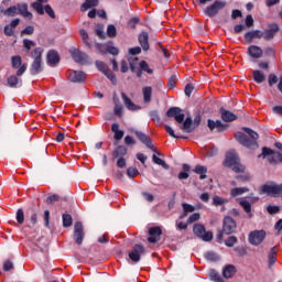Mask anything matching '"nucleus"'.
<instances>
[{
    "label": "nucleus",
    "instance_id": "obj_25",
    "mask_svg": "<svg viewBox=\"0 0 282 282\" xmlns=\"http://www.w3.org/2000/svg\"><path fill=\"white\" fill-rule=\"evenodd\" d=\"M18 76L19 75H11L7 78L8 87H11L12 89H17V87H21L22 82Z\"/></svg>",
    "mask_w": 282,
    "mask_h": 282
},
{
    "label": "nucleus",
    "instance_id": "obj_9",
    "mask_svg": "<svg viewBox=\"0 0 282 282\" xmlns=\"http://www.w3.org/2000/svg\"><path fill=\"white\" fill-rule=\"evenodd\" d=\"M226 6V1L216 0L212 6L205 9V14L210 18L217 17V14H219V10H224Z\"/></svg>",
    "mask_w": 282,
    "mask_h": 282
},
{
    "label": "nucleus",
    "instance_id": "obj_49",
    "mask_svg": "<svg viewBox=\"0 0 282 282\" xmlns=\"http://www.w3.org/2000/svg\"><path fill=\"white\" fill-rule=\"evenodd\" d=\"M209 276H210L212 281L224 282V278H221V275L219 273H217V271H215V270H212L209 272Z\"/></svg>",
    "mask_w": 282,
    "mask_h": 282
},
{
    "label": "nucleus",
    "instance_id": "obj_40",
    "mask_svg": "<svg viewBox=\"0 0 282 282\" xmlns=\"http://www.w3.org/2000/svg\"><path fill=\"white\" fill-rule=\"evenodd\" d=\"M152 161L154 162V164H158L159 166H163L165 171H169L170 166L169 164H166V161L158 158V155L153 154Z\"/></svg>",
    "mask_w": 282,
    "mask_h": 282
},
{
    "label": "nucleus",
    "instance_id": "obj_18",
    "mask_svg": "<svg viewBox=\"0 0 282 282\" xmlns=\"http://www.w3.org/2000/svg\"><path fill=\"white\" fill-rule=\"evenodd\" d=\"M150 237L148 238L149 243H158V240L162 236V229L160 227H152L149 229Z\"/></svg>",
    "mask_w": 282,
    "mask_h": 282
},
{
    "label": "nucleus",
    "instance_id": "obj_35",
    "mask_svg": "<svg viewBox=\"0 0 282 282\" xmlns=\"http://www.w3.org/2000/svg\"><path fill=\"white\" fill-rule=\"evenodd\" d=\"M194 173H196L199 176V180H206V173H208V169L204 165H196L194 169Z\"/></svg>",
    "mask_w": 282,
    "mask_h": 282
},
{
    "label": "nucleus",
    "instance_id": "obj_5",
    "mask_svg": "<svg viewBox=\"0 0 282 282\" xmlns=\"http://www.w3.org/2000/svg\"><path fill=\"white\" fill-rule=\"evenodd\" d=\"M258 158L268 159L269 164H282V154L281 152H276L270 148H262V153L258 155Z\"/></svg>",
    "mask_w": 282,
    "mask_h": 282
},
{
    "label": "nucleus",
    "instance_id": "obj_31",
    "mask_svg": "<svg viewBox=\"0 0 282 282\" xmlns=\"http://www.w3.org/2000/svg\"><path fill=\"white\" fill-rule=\"evenodd\" d=\"M127 147L124 145H118L113 151H112V158H124L127 155Z\"/></svg>",
    "mask_w": 282,
    "mask_h": 282
},
{
    "label": "nucleus",
    "instance_id": "obj_16",
    "mask_svg": "<svg viewBox=\"0 0 282 282\" xmlns=\"http://www.w3.org/2000/svg\"><path fill=\"white\" fill-rule=\"evenodd\" d=\"M207 126H208V129H210L212 131H218V133H221L224 131H226V124H224L221 122V120H213V119H208L207 120Z\"/></svg>",
    "mask_w": 282,
    "mask_h": 282
},
{
    "label": "nucleus",
    "instance_id": "obj_12",
    "mask_svg": "<svg viewBox=\"0 0 282 282\" xmlns=\"http://www.w3.org/2000/svg\"><path fill=\"white\" fill-rule=\"evenodd\" d=\"M167 118H174V120L182 124L184 122V118H186V115L183 113L182 108L180 107H172L166 111Z\"/></svg>",
    "mask_w": 282,
    "mask_h": 282
},
{
    "label": "nucleus",
    "instance_id": "obj_60",
    "mask_svg": "<svg viewBox=\"0 0 282 282\" xmlns=\"http://www.w3.org/2000/svg\"><path fill=\"white\" fill-rule=\"evenodd\" d=\"M61 199V196L53 194L46 198V204H56Z\"/></svg>",
    "mask_w": 282,
    "mask_h": 282
},
{
    "label": "nucleus",
    "instance_id": "obj_52",
    "mask_svg": "<svg viewBox=\"0 0 282 282\" xmlns=\"http://www.w3.org/2000/svg\"><path fill=\"white\" fill-rule=\"evenodd\" d=\"M205 259L207 261H219V256L213 251H209L205 253Z\"/></svg>",
    "mask_w": 282,
    "mask_h": 282
},
{
    "label": "nucleus",
    "instance_id": "obj_13",
    "mask_svg": "<svg viewBox=\"0 0 282 282\" xmlns=\"http://www.w3.org/2000/svg\"><path fill=\"white\" fill-rule=\"evenodd\" d=\"M237 230V221L230 216H226L223 221V232L225 235H232Z\"/></svg>",
    "mask_w": 282,
    "mask_h": 282
},
{
    "label": "nucleus",
    "instance_id": "obj_8",
    "mask_svg": "<svg viewBox=\"0 0 282 282\" xmlns=\"http://www.w3.org/2000/svg\"><path fill=\"white\" fill-rule=\"evenodd\" d=\"M11 65L13 69H18L17 76H23L28 72V63H23L20 55L11 57Z\"/></svg>",
    "mask_w": 282,
    "mask_h": 282
},
{
    "label": "nucleus",
    "instance_id": "obj_39",
    "mask_svg": "<svg viewBox=\"0 0 282 282\" xmlns=\"http://www.w3.org/2000/svg\"><path fill=\"white\" fill-rule=\"evenodd\" d=\"M62 219H63L64 228H69L72 226V224H74V219L72 218V215H69V214H63Z\"/></svg>",
    "mask_w": 282,
    "mask_h": 282
},
{
    "label": "nucleus",
    "instance_id": "obj_7",
    "mask_svg": "<svg viewBox=\"0 0 282 282\" xmlns=\"http://www.w3.org/2000/svg\"><path fill=\"white\" fill-rule=\"evenodd\" d=\"M267 232L263 229L253 230L249 234V243L251 246H261L265 241Z\"/></svg>",
    "mask_w": 282,
    "mask_h": 282
},
{
    "label": "nucleus",
    "instance_id": "obj_41",
    "mask_svg": "<svg viewBox=\"0 0 282 282\" xmlns=\"http://www.w3.org/2000/svg\"><path fill=\"white\" fill-rule=\"evenodd\" d=\"M36 43H34V41L29 40V39H24L23 40V47L26 52V54H30V50H32V47H35Z\"/></svg>",
    "mask_w": 282,
    "mask_h": 282
},
{
    "label": "nucleus",
    "instance_id": "obj_37",
    "mask_svg": "<svg viewBox=\"0 0 282 282\" xmlns=\"http://www.w3.org/2000/svg\"><path fill=\"white\" fill-rule=\"evenodd\" d=\"M253 80L259 85L265 83V74L261 70H253Z\"/></svg>",
    "mask_w": 282,
    "mask_h": 282
},
{
    "label": "nucleus",
    "instance_id": "obj_14",
    "mask_svg": "<svg viewBox=\"0 0 282 282\" xmlns=\"http://www.w3.org/2000/svg\"><path fill=\"white\" fill-rule=\"evenodd\" d=\"M134 135H137L138 140H140V142H142V144H145V147L148 149H151V151H153L154 153H158V149H155L153 147V143L151 141V138L149 135H147V133L142 132V131H134Z\"/></svg>",
    "mask_w": 282,
    "mask_h": 282
},
{
    "label": "nucleus",
    "instance_id": "obj_24",
    "mask_svg": "<svg viewBox=\"0 0 282 282\" xmlns=\"http://www.w3.org/2000/svg\"><path fill=\"white\" fill-rule=\"evenodd\" d=\"M180 129H182V131H184L185 133H193V131H195V127L193 126V119L191 117H187L185 120H183Z\"/></svg>",
    "mask_w": 282,
    "mask_h": 282
},
{
    "label": "nucleus",
    "instance_id": "obj_50",
    "mask_svg": "<svg viewBox=\"0 0 282 282\" xmlns=\"http://www.w3.org/2000/svg\"><path fill=\"white\" fill-rule=\"evenodd\" d=\"M79 34H80L82 41H84L85 45H87L88 47H91V44L89 43V41H87V39H89V33H87V31H85V29H82L79 31Z\"/></svg>",
    "mask_w": 282,
    "mask_h": 282
},
{
    "label": "nucleus",
    "instance_id": "obj_43",
    "mask_svg": "<svg viewBox=\"0 0 282 282\" xmlns=\"http://www.w3.org/2000/svg\"><path fill=\"white\" fill-rule=\"evenodd\" d=\"M107 34H108L109 39H116V36L118 34V30L116 29V25L109 24L107 26Z\"/></svg>",
    "mask_w": 282,
    "mask_h": 282
},
{
    "label": "nucleus",
    "instance_id": "obj_30",
    "mask_svg": "<svg viewBox=\"0 0 282 282\" xmlns=\"http://www.w3.org/2000/svg\"><path fill=\"white\" fill-rule=\"evenodd\" d=\"M17 8L18 14H21L24 19H32V14L28 11V3H19Z\"/></svg>",
    "mask_w": 282,
    "mask_h": 282
},
{
    "label": "nucleus",
    "instance_id": "obj_62",
    "mask_svg": "<svg viewBox=\"0 0 282 282\" xmlns=\"http://www.w3.org/2000/svg\"><path fill=\"white\" fill-rule=\"evenodd\" d=\"M184 213H195V207L191 204L183 203L182 204Z\"/></svg>",
    "mask_w": 282,
    "mask_h": 282
},
{
    "label": "nucleus",
    "instance_id": "obj_26",
    "mask_svg": "<svg viewBox=\"0 0 282 282\" xmlns=\"http://www.w3.org/2000/svg\"><path fill=\"white\" fill-rule=\"evenodd\" d=\"M248 54L251 58H261L263 56V50L257 45H251L248 48Z\"/></svg>",
    "mask_w": 282,
    "mask_h": 282
},
{
    "label": "nucleus",
    "instance_id": "obj_47",
    "mask_svg": "<svg viewBox=\"0 0 282 282\" xmlns=\"http://www.w3.org/2000/svg\"><path fill=\"white\" fill-rule=\"evenodd\" d=\"M6 17H17L19 14L18 7L12 6L4 11Z\"/></svg>",
    "mask_w": 282,
    "mask_h": 282
},
{
    "label": "nucleus",
    "instance_id": "obj_58",
    "mask_svg": "<svg viewBox=\"0 0 282 282\" xmlns=\"http://www.w3.org/2000/svg\"><path fill=\"white\" fill-rule=\"evenodd\" d=\"M238 239L235 236L229 237L226 241H225V246H227V248H232L235 246V243H237Z\"/></svg>",
    "mask_w": 282,
    "mask_h": 282
},
{
    "label": "nucleus",
    "instance_id": "obj_33",
    "mask_svg": "<svg viewBox=\"0 0 282 282\" xmlns=\"http://www.w3.org/2000/svg\"><path fill=\"white\" fill-rule=\"evenodd\" d=\"M250 188L248 187H235L230 191V197H239L243 193H249Z\"/></svg>",
    "mask_w": 282,
    "mask_h": 282
},
{
    "label": "nucleus",
    "instance_id": "obj_42",
    "mask_svg": "<svg viewBox=\"0 0 282 282\" xmlns=\"http://www.w3.org/2000/svg\"><path fill=\"white\" fill-rule=\"evenodd\" d=\"M139 67L141 70L145 72V74H153V68L149 66V63H147V61H141L139 63Z\"/></svg>",
    "mask_w": 282,
    "mask_h": 282
},
{
    "label": "nucleus",
    "instance_id": "obj_19",
    "mask_svg": "<svg viewBox=\"0 0 282 282\" xmlns=\"http://www.w3.org/2000/svg\"><path fill=\"white\" fill-rule=\"evenodd\" d=\"M276 32H279V24H271L269 29L263 32L264 41H272L274 36H276Z\"/></svg>",
    "mask_w": 282,
    "mask_h": 282
},
{
    "label": "nucleus",
    "instance_id": "obj_44",
    "mask_svg": "<svg viewBox=\"0 0 282 282\" xmlns=\"http://www.w3.org/2000/svg\"><path fill=\"white\" fill-rule=\"evenodd\" d=\"M104 75L107 77L108 80H110L113 85H118V78H116V74H113V72H111V69H107L106 73H104Z\"/></svg>",
    "mask_w": 282,
    "mask_h": 282
},
{
    "label": "nucleus",
    "instance_id": "obj_6",
    "mask_svg": "<svg viewBox=\"0 0 282 282\" xmlns=\"http://www.w3.org/2000/svg\"><path fill=\"white\" fill-rule=\"evenodd\" d=\"M193 232L203 241H213V231H206V227L202 224H195L193 226Z\"/></svg>",
    "mask_w": 282,
    "mask_h": 282
},
{
    "label": "nucleus",
    "instance_id": "obj_3",
    "mask_svg": "<svg viewBox=\"0 0 282 282\" xmlns=\"http://www.w3.org/2000/svg\"><path fill=\"white\" fill-rule=\"evenodd\" d=\"M225 166L232 169L235 173H243V171H246V166L241 164V162L239 161V155L235 150L227 152Z\"/></svg>",
    "mask_w": 282,
    "mask_h": 282
},
{
    "label": "nucleus",
    "instance_id": "obj_51",
    "mask_svg": "<svg viewBox=\"0 0 282 282\" xmlns=\"http://www.w3.org/2000/svg\"><path fill=\"white\" fill-rule=\"evenodd\" d=\"M128 62L131 72H135L138 69V57H128Z\"/></svg>",
    "mask_w": 282,
    "mask_h": 282
},
{
    "label": "nucleus",
    "instance_id": "obj_29",
    "mask_svg": "<svg viewBox=\"0 0 282 282\" xmlns=\"http://www.w3.org/2000/svg\"><path fill=\"white\" fill-rule=\"evenodd\" d=\"M139 43L144 52H148L149 50V33L142 32L139 35Z\"/></svg>",
    "mask_w": 282,
    "mask_h": 282
},
{
    "label": "nucleus",
    "instance_id": "obj_11",
    "mask_svg": "<svg viewBox=\"0 0 282 282\" xmlns=\"http://www.w3.org/2000/svg\"><path fill=\"white\" fill-rule=\"evenodd\" d=\"M83 239H85V228L83 223L76 221L74 225V241L77 246H83Z\"/></svg>",
    "mask_w": 282,
    "mask_h": 282
},
{
    "label": "nucleus",
    "instance_id": "obj_10",
    "mask_svg": "<svg viewBox=\"0 0 282 282\" xmlns=\"http://www.w3.org/2000/svg\"><path fill=\"white\" fill-rule=\"evenodd\" d=\"M147 252V249L142 245H134L132 249L129 251V259L134 263H139L142 254Z\"/></svg>",
    "mask_w": 282,
    "mask_h": 282
},
{
    "label": "nucleus",
    "instance_id": "obj_4",
    "mask_svg": "<svg viewBox=\"0 0 282 282\" xmlns=\"http://www.w3.org/2000/svg\"><path fill=\"white\" fill-rule=\"evenodd\" d=\"M259 195H268L269 197H282V183H267L259 189Z\"/></svg>",
    "mask_w": 282,
    "mask_h": 282
},
{
    "label": "nucleus",
    "instance_id": "obj_61",
    "mask_svg": "<svg viewBox=\"0 0 282 282\" xmlns=\"http://www.w3.org/2000/svg\"><path fill=\"white\" fill-rule=\"evenodd\" d=\"M25 34L29 36L34 34V26L29 25L24 30L21 31V36H24Z\"/></svg>",
    "mask_w": 282,
    "mask_h": 282
},
{
    "label": "nucleus",
    "instance_id": "obj_23",
    "mask_svg": "<svg viewBox=\"0 0 282 282\" xmlns=\"http://www.w3.org/2000/svg\"><path fill=\"white\" fill-rule=\"evenodd\" d=\"M121 98L123 100L124 106L129 109V111H138L140 106L134 105V102L127 96V94L121 93Z\"/></svg>",
    "mask_w": 282,
    "mask_h": 282
},
{
    "label": "nucleus",
    "instance_id": "obj_22",
    "mask_svg": "<svg viewBox=\"0 0 282 282\" xmlns=\"http://www.w3.org/2000/svg\"><path fill=\"white\" fill-rule=\"evenodd\" d=\"M21 23L19 18L14 19L10 24L4 26V34L6 36H14V30H17V25Z\"/></svg>",
    "mask_w": 282,
    "mask_h": 282
},
{
    "label": "nucleus",
    "instance_id": "obj_56",
    "mask_svg": "<svg viewBox=\"0 0 282 282\" xmlns=\"http://www.w3.org/2000/svg\"><path fill=\"white\" fill-rule=\"evenodd\" d=\"M17 221L18 224H23L25 221V214L23 213V209H18L17 212Z\"/></svg>",
    "mask_w": 282,
    "mask_h": 282
},
{
    "label": "nucleus",
    "instance_id": "obj_36",
    "mask_svg": "<svg viewBox=\"0 0 282 282\" xmlns=\"http://www.w3.org/2000/svg\"><path fill=\"white\" fill-rule=\"evenodd\" d=\"M269 268H272L276 263V247L271 248L269 256Z\"/></svg>",
    "mask_w": 282,
    "mask_h": 282
},
{
    "label": "nucleus",
    "instance_id": "obj_32",
    "mask_svg": "<svg viewBox=\"0 0 282 282\" xmlns=\"http://www.w3.org/2000/svg\"><path fill=\"white\" fill-rule=\"evenodd\" d=\"M48 0H37V2L32 3L33 10L37 12V14H45V10L43 9V3H47Z\"/></svg>",
    "mask_w": 282,
    "mask_h": 282
},
{
    "label": "nucleus",
    "instance_id": "obj_63",
    "mask_svg": "<svg viewBox=\"0 0 282 282\" xmlns=\"http://www.w3.org/2000/svg\"><path fill=\"white\" fill-rule=\"evenodd\" d=\"M199 213L192 214L187 219V224H195V221H199Z\"/></svg>",
    "mask_w": 282,
    "mask_h": 282
},
{
    "label": "nucleus",
    "instance_id": "obj_1",
    "mask_svg": "<svg viewBox=\"0 0 282 282\" xmlns=\"http://www.w3.org/2000/svg\"><path fill=\"white\" fill-rule=\"evenodd\" d=\"M242 131H246L247 134L243 132H237L235 134L237 142L242 147H246V149H259V143L257 142V140H259V133L246 127L242 128Z\"/></svg>",
    "mask_w": 282,
    "mask_h": 282
},
{
    "label": "nucleus",
    "instance_id": "obj_64",
    "mask_svg": "<svg viewBox=\"0 0 282 282\" xmlns=\"http://www.w3.org/2000/svg\"><path fill=\"white\" fill-rule=\"evenodd\" d=\"M10 270H14V263H12L10 260H7L3 264V271L10 272Z\"/></svg>",
    "mask_w": 282,
    "mask_h": 282
},
{
    "label": "nucleus",
    "instance_id": "obj_15",
    "mask_svg": "<svg viewBox=\"0 0 282 282\" xmlns=\"http://www.w3.org/2000/svg\"><path fill=\"white\" fill-rule=\"evenodd\" d=\"M46 61L50 67H56V65L61 63V56L58 55V52H56L55 50H51L47 52Z\"/></svg>",
    "mask_w": 282,
    "mask_h": 282
},
{
    "label": "nucleus",
    "instance_id": "obj_55",
    "mask_svg": "<svg viewBox=\"0 0 282 282\" xmlns=\"http://www.w3.org/2000/svg\"><path fill=\"white\" fill-rule=\"evenodd\" d=\"M44 12H46V14H48V17H51V19H56V13L54 12V9H52V7L50 4H46L43 8Z\"/></svg>",
    "mask_w": 282,
    "mask_h": 282
},
{
    "label": "nucleus",
    "instance_id": "obj_48",
    "mask_svg": "<svg viewBox=\"0 0 282 282\" xmlns=\"http://www.w3.org/2000/svg\"><path fill=\"white\" fill-rule=\"evenodd\" d=\"M240 206L243 208L245 213L250 215L252 213V205L248 200H241Z\"/></svg>",
    "mask_w": 282,
    "mask_h": 282
},
{
    "label": "nucleus",
    "instance_id": "obj_20",
    "mask_svg": "<svg viewBox=\"0 0 282 282\" xmlns=\"http://www.w3.org/2000/svg\"><path fill=\"white\" fill-rule=\"evenodd\" d=\"M70 56L75 61V63H85L88 58L86 53H83L76 48L70 51Z\"/></svg>",
    "mask_w": 282,
    "mask_h": 282
},
{
    "label": "nucleus",
    "instance_id": "obj_38",
    "mask_svg": "<svg viewBox=\"0 0 282 282\" xmlns=\"http://www.w3.org/2000/svg\"><path fill=\"white\" fill-rule=\"evenodd\" d=\"M191 171V165L188 164H183V172L178 174V180H188L191 175L188 174Z\"/></svg>",
    "mask_w": 282,
    "mask_h": 282
},
{
    "label": "nucleus",
    "instance_id": "obj_45",
    "mask_svg": "<svg viewBox=\"0 0 282 282\" xmlns=\"http://www.w3.org/2000/svg\"><path fill=\"white\" fill-rule=\"evenodd\" d=\"M95 65L97 69L101 72V74H105L109 69V66H107V64H105L102 61H96Z\"/></svg>",
    "mask_w": 282,
    "mask_h": 282
},
{
    "label": "nucleus",
    "instance_id": "obj_17",
    "mask_svg": "<svg viewBox=\"0 0 282 282\" xmlns=\"http://www.w3.org/2000/svg\"><path fill=\"white\" fill-rule=\"evenodd\" d=\"M87 75L83 70H72L69 74V80L72 83H85Z\"/></svg>",
    "mask_w": 282,
    "mask_h": 282
},
{
    "label": "nucleus",
    "instance_id": "obj_34",
    "mask_svg": "<svg viewBox=\"0 0 282 282\" xmlns=\"http://www.w3.org/2000/svg\"><path fill=\"white\" fill-rule=\"evenodd\" d=\"M91 8H98V0H85V3L82 6V12H87Z\"/></svg>",
    "mask_w": 282,
    "mask_h": 282
},
{
    "label": "nucleus",
    "instance_id": "obj_59",
    "mask_svg": "<svg viewBox=\"0 0 282 282\" xmlns=\"http://www.w3.org/2000/svg\"><path fill=\"white\" fill-rule=\"evenodd\" d=\"M164 127H165L166 133H169V135H171V138H176V139L184 138V137H180V135L175 134V131L173 130V128H171V126L165 124Z\"/></svg>",
    "mask_w": 282,
    "mask_h": 282
},
{
    "label": "nucleus",
    "instance_id": "obj_53",
    "mask_svg": "<svg viewBox=\"0 0 282 282\" xmlns=\"http://www.w3.org/2000/svg\"><path fill=\"white\" fill-rule=\"evenodd\" d=\"M127 175H128V177H131V178L138 177V175H140V171H138L137 167H129L127 170Z\"/></svg>",
    "mask_w": 282,
    "mask_h": 282
},
{
    "label": "nucleus",
    "instance_id": "obj_27",
    "mask_svg": "<svg viewBox=\"0 0 282 282\" xmlns=\"http://www.w3.org/2000/svg\"><path fill=\"white\" fill-rule=\"evenodd\" d=\"M142 94H143V102L145 105H149V102H151L152 97H153V87H151V86L143 87Z\"/></svg>",
    "mask_w": 282,
    "mask_h": 282
},
{
    "label": "nucleus",
    "instance_id": "obj_2",
    "mask_svg": "<svg viewBox=\"0 0 282 282\" xmlns=\"http://www.w3.org/2000/svg\"><path fill=\"white\" fill-rule=\"evenodd\" d=\"M31 58H34V61L31 64L30 72L32 76H36L43 72V48L42 47H35L30 53Z\"/></svg>",
    "mask_w": 282,
    "mask_h": 282
},
{
    "label": "nucleus",
    "instance_id": "obj_54",
    "mask_svg": "<svg viewBox=\"0 0 282 282\" xmlns=\"http://www.w3.org/2000/svg\"><path fill=\"white\" fill-rule=\"evenodd\" d=\"M279 210H281V207L276 206V205H269L267 207V212L269 213V215H276V213H279Z\"/></svg>",
    "mask_w": 282,
    "mask_h": 282
},
{
    "label": "nucleus",
    "instance_id": "obj_21",
    "mask_svg": "<svg viewBox=\"0 0 282 282\" xmlns=\"http://www.w3.org/2000/svg\"><path fill=\"white\" fill-rule=\"evenodd\" d=\"M219 113L224 122H235V120H237V115L232 113L230 110L220 108Z\"/></svg>",
    "mask_w": 282,
    "mask_h": 282
},
{
    "label": "nucleus",
    "instance_id": "obj_28",
    "mask_svg": "<svg viewBox=\"0 0 282 282\" xmlns=\"http://www.w3.org/2000/svg\"><path fill=\"white\" fill-rule=\"evenodd\" d=\"M235 274H237V268H235V265H232V264L226 265L223 270V276L225 279H232V276H235Z\"/></svg>",
    "mask_w": 282,
    "mask_h": 282
},
{
    "label": "nucleus",
    "instance_id": "obj_46",
    "mask_svg": "<svg viewBox=\"0 0 282 282\" xmlns=\"http://www.w3.org/2000/svg\"><path fill=\"white\" fill-rule=\"evenodd\" d=\"M213 204L214 206H224V204H228V199L220 196H214Z\"/></svg>",
    "mask_w": 282,
    "mask_h": 282
},
{
    "label": "nucleus",
    "instance_id": "obj_57",
    "mask_svg": "<svg viewBox=\"0 0 282 282\" xmlns=\"http://www.w3.org/2000/svg\"><path fill=\"white\" fill-rule=\"evenodd\" d=\"M150 118L154 122H158V124H161L162 120L160 119V115H158V110L150 111Z\"/></svg>",
    "mask_w": 282,
    "mask_h": 282
}]
</instances>
